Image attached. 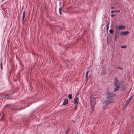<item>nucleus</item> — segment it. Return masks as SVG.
<instances>
[{
    "instance_id": "obj_14",
    "label": "nucleus",
    "mask_w": 134,
    "mask_h": 134,
    "mask_svg": "<svg viewBox=\"0 0 134 134\" xmlns=\"http://www.w3.org/2000/svg\"><path fill=\"white\" fill-rule=\"evenodd\" d=\"M61 8L60 7L59 9V12L60 15H62V13L61 12Z\"/></svg>"
},
{
    "instance_id": "obj_20",
    "label": "nucleus",
    "mask_w": 134,
    "mask_h": 134,
    "mask_svg": "<svg viewBox=\"0 0 134 134\" xmlns=\"http://www.w3.org/2000/svg\"><path fill=\"white\" fill-rule=\"evenodd\" d=\"M115 38V40H116V39H117V37H116V35L115 36V38Z\"/></svg>"
},
{
    "instance_id": "obj_16",
    "label": "nucleus",
    "mask_w": 134,
    "mask_h": 134,
    "mask_svg": "<svg viewBox=\"0 0 134 134\" xmlns=\"http://www.w3.org/2000/svg\"><path fill=\"white\" fill-rule=\"evenodd\" d=\"M109 32L110 33L113 34L114 32V31L112 30L111 29L109 30Z\"/></svg>"
},
{
    "instance_id": "obj_22",
    "label": "nucleus",
    "mask_w": 134,
    "mask_h": 134,
    "mask_svg": "<svg viewBox=\"0 0 134 134\" xmlns=\"http://www.w3.org/2000/svg\"><path fill=\"white\" fill-rule=\"evenodd\" d=\"M118 68L119 69H121V70H122V68H121V67H118Z\"/></svg>"
},
{
    "instance_id": "obj_1",
    "label": "nucleus",
    "mask_w": 134,
    "mask_h": 134,
    "mask_svg": "<svg viewBox=\"0 0 134 134\" xmlns=\"http://www.w3.org/2000/svg\"><path fill=\"white\" fill-rule=\"evenodd\" d=\"M115 96V95L113 93H109V95L107 97V100L103 102V104H104L106 107L109 104L114 102V101L112 99V97Z\"/></svg>"
},
{
    "instance_id": "obj_17",
    "label": "nucleus",
    "mask_w": 134,
    "mask_h": 134,
    "mask_svg": "<svg viewBox=\"0 0 134 134\" xmlns=\"http://www.w3.org/2000/svg\"><path fill=\"white\" fill-rule=\"evenodd\" d=\"M127 47L126 46H125V45H124V46H122L121 47V48H126Z\"/></svg>"
},
{
    "instance_id": "obj_23",
    "label": "nucleus",
    "mask_w": 134,
    "mask_h": 134,
    "mask_svg": "<svg viewBox=\"0 0 134 134\" xmlns=\"http://www.w3.org/2000/svg\"><path fill=\"white\" fill-rule=\"evenodd\" d=\"M113 16H114V15H113V14H112V15H111V16L112 17H113Z\"/></svg>"
},
{
    "instance_id": "obj_19",
    "label": "nucleus",
    "mask_w": 134,
    "mask_h": 134,
    "mask_svg": "<svg viewBox=\"0 0 134 134\" xmlns=\"http://www.w3.org/2000/svg\"><path fill=\"white\" fill-rule=\"evenodd\" d=\"M69 129H68V131L66 132V134H67L69 132Z\"/></svg>"
},
{
    "instance_id": "obj_15",
    "label": "nucleus",
    "mask_w": 134,
    "mask_h": 134,
    "mask_svg": "<svg viewBox=\"0 0 134 134\" xmlns=\"http://www.w3.org/2000/svg\"><path fill=\"white\" fill-rule=\"evenodd\" d=\"M78 107L77 106L75 105L74 108L75 110H77Z\"/></svg>"
},
{
    "instance_id": "obj_9",
    "label": "nucleus",
    "mask_w": 134,
    "mask_h": 134,
    "mask_svg": "<svg viewBox=\"0 0 134 134\" xmlns=\"http://www.w3.org/2000/svg\"><path fill=\"white\" fill-rule=\"evenodd\" d=\"M106 69L104 68H103L102 70V71L101 72V73L102 74H105L106 73Z\"/></svg>"
},
{
    "instance_id": "obj_2",
    "label": "nucleus",
    "mask_w": 134,
    "mask_h": 134,
    "mask_svg": "<svg viewBox=\"0 0 134 134\" xmlns=\"http://www.w3.org/2000/svg\"><path fill=\"white\" fill-rule=\"evenodd\" d=\"M91 112L93 111L94 109V106L96 104V98L93 96L91 95L90 97Z\"/></svg>"
},
{
    "instance_id": "obj_21",
    "label": "nucleus",
    "mask_w": 134,
    "mask_h": 134,
    "mask_svg": "<svg viewBox=\"0 0 134 134\" xmlns=\"http://www.w3.org/2000/svg\"><path fill=\"white\" fill-rule=\"evenodd\" d=\"M116 11H112L111 12V13H113L114 12H116Z\"/></svg>"
},
{
    "instance_id": "obj_24",
    "label": "nucleus",
    "mask_w": 134,
    "mask_h": 134,
    "mask_svg": "<svg viewBox=\"0 0 134 134\" xmlns=\"http://www.w3.org/2000/svg\"><path fill=\"white\" fill-rule=\"evenodd\" d=\"M78 94H79V93H77V94L76 95H78Z\"/></svg>"
},
{
    "instance_id": "obj_13",
    "label": "nucleus",
    "mask_w": 134,
    "mask_h": 134,
    "mask_svg": "<svg viewBox=\"0 0 134 134\" xmlns=\"http://www.w3.org/2000/svg\"><path fill=\"white\" fill-rule=\"evenodd\" d=\"M109 27V23H108L107 25L106 29H107V32H108V30Z\"/></svg>"
},
{
    "instance_id": "obj_12",
    "label": "nucleus",
    "mask_w": 134,
    "mask_h": 134,
    "mask_svg": "<svg viewBox=\"0 0 134 134\" xmlns=\"http://www.w3.org/2000/svg\"><path fill=\"white\" fill-rule=\"evenodd\" d=\"M88 73H89V71H87L86 72V76H85L86 77V79L87 80H88Z\"/></svg>"
},
{
    "instance_id": "obj_11",
    "label": "nucleus",
    "mask_w": 134,
    "mask_h": 134,
    "mask_svg": "<svg viewBox=\"0 0 134 134\" xmlns=\"http://www.w3.org/2000/svg\"><path fill=\"white\" fill-rule=\"evenodd\" d=\"M68 97L70 99H71L72 98V94H69L68 95Z\"/></svg>"
},
{
    "instance_id": "obj_18",
    "label": "nucleus",
    "mask_w": 134,
    "mask_h": 134,
    "mask_svg": "<svg viewBox=\"0 0 134 134\" xmlns=\"http://www.w3.org/2000/svg\"><path fill=\"white\" fill-rule=\"evenodd\" d=\"M0 65H1V69H3V67H2V63H1H1H0Z\"/></svg>"
},
{
    "instance_id": "obj_5",
    "label": "nucleus",
    "mask_w": 134,
    "mask_h": 134,
    "mask_svg": "<svg viewBox=\"0 0 134 134\" xmlns=\"http://www.w3.org/2000/svg\"><path fill=\"white\" fill-rule=\"evenodd\" d=\"M79 101V98L78 97L75 96V98L74 99V101L73 102L76 105H77L78 104V102Z\"/></svg>"
},
{
    "instance_id": "obj_3",
    "label": "nucleus",
    "mask_w": 134,
    "mask_h": 134,
    "mask_svg": "<svg viewBox=\"0 0 134 134\" xmlns=\"http://www.w3.org/2000/svg\"><path fill=\"white\" fill-rule=\"evenodd\" d=\"M114 85L115 88L114 89V91H117L119 88V83L118 79L115 78Z\"/></svg>"
},
{
    "instance_id": "obj_7",
    "label": "nucleus",
    "mask_w": 134,
    "mask_h": 134,
    "mask_svg": "<svg viewBox=\"0 0 134 134\" xmlns=\"http://www.w3.org/2000/svg\"><path fill=\"white\" fill-rule=\"evenodd\" d=\"M68 103V100L67 99L64 100L63 103V104L64 105H65Z\"/></svg>"
},
{
    "instance_id": "obj_8",
    "label": "nucleus",
    "mask_w": 134,
    "mask_h": 134,
    "mask_svg": "<svg viewBox=\"0 0 134 134\" xmlns=\"http://www.w3.org/2000/svg\"><path fill=\"white\" fill-rule=\"evenodd\" d=\"M129 34V32L128 31H126L125 32H123L121 33V34L122 35H126L128 34Z\"/></svg>"
},
{
    "instance_id": "obj_10",
    "label": "nucleus",
    "mask_w": 134,
    "mask_h": 134,
    "mask_svg": "<svg viewBox=\"0 0 134 134\" xmlns=\"http://www.w3.org/2000/svg\"><path fill=\"white\" fill-rule=\"evenodd\" d=\"M25 11H24L23 13V16H22V22L23 23V20L24 19V18L25 16Z\"/></svg>"
},
{
    "instance_id": "obj_6",
    "label": "nucleus",
    "mask_w": 134,
    "mask_h": 134,
    "mask_svg": "<svg viewBox=\"0 0 134 134\" xmlns=\"http://www.w3.org/2000/svg\"><path fill=\"white\" fill-rule=\"evenodd\" d=\"M133 98L132 96H131L129 99H128L126 101V104L125 105V106H127L129 104V103L130 102L131 100Z\"/></svg>"
},
{
    "instance_id": "obj_4",
    "label": "nucleus",
    "mask_w": 134,
    "mask_h": 134,
    "mask_svg": "<svg viewBox=\"0 0 134 134\" xmlns=\"http://www.w3.org/2000/svg\"><path fill=\"white\" fill-rule=\"evenodd\" d=\"M115 28L116 29V33L118 31L119 32L120 30L125 29L126 28V27L122 25H119L116 26H115Z\"/></svg>"
}]
</instances>
